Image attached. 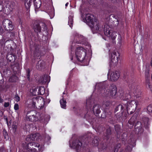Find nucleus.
I'll list each match as a JSON object with an SVG mask.
<instances>
[{"instance_id": "774afa93", "label": "nucleus", "mask_w": 152, "mask_h": 152, "mask_svg": "<svg viewBox=\"0 0 152 152\" xmlns=\"http://www.w3.org/2000/svg\"><path fill=\"white\" fill-rule=\"evenodd\" d=\"M5 120L6 121L7 123L8 124V118H5Z\"/></svg>"}, {"instance_id": "864d4df0", "label": "nucleus", "mask_w": 152, "mask_h": 152, "mask_svg": "<svg viewBox=\"0 0 152 152\" xmlns=\"http://www.w3.org/2000/svg\"><path fill=\"white\" fill-rule=\"evenodd\" d=\"M121 144H118L117 145V146L115 147V149L114 150V152H118V149L117 148L118 146V148H120L121 146Z\"/></svg>"}, {"instance_id": "ea45409f", "label": "nucleus", "mask_w": 152, "mask_h": 152, "mask_svg": "<svg viewBox=\"0 0 152 152\" xmlns=\"http://www.w3.org/2000/svg\"><path fill=\"white\" fill-rule=\"evenodd\" d=\"M147 109L149 114H152V104L149 105L147 107Z\"/></svg>"}, {"instance_id": "58836bf2", "label": "nucleus", "mask_w": 152, "mask_h": 152, "mask_svg": "<svg viewBox=\"0 0 152 152\" xmlns=\"http://www.w3.org/2000/svg\"><path fill=\"white\" fill-rule=\"evenodd\" d=\"M116 33L115 32H112L111 34H110V36L108 37L111 38L113 40L115 39L116 36Z\"/></svg>"}, {"instance_id": "1a4fd4ad", "label": "nucleus", "mask_w": 152, "mask_h": 152, "mask_svg": "<svg viewBox=\"0 0 152 152\" xmlns=\"http://www.w3.org/2000/svg\"><path fill=\"white\" fill-rule=\"evenodd\" d=\"M134 79L132 77H130L127 80V82L129 83L130 88L134 93L136 94L138 88L136 84L134 82Z\"/></svg>"}, {"instance_id": "6e6d98bb", "label": "nucleus", "mask_w": 152, "mask_h": 152, "mask_svg": "<svg viewBox=\"0 0 152 152\" xmlns=\"http://www.w3.org/2000/svg\"><path fill=\"white\" fill-rule=\"evenodd\" d=\"M109 122L111 124H114L115 123V121L113 118L110 119Z\"/></svg>"}, {"instance_id": "f704fd0d", "label": "nucleus", "mask_w": 152, "mask_h": 152, "mask_svg": "<svg viewBox=\"0 0 152 152\" xmlns=\"http://www.w3.org/2000/svg\"><path fill=\"white\" fill-rule=\"evenodd\" d=\"M18 77L15 75L12 76L9 78V81L11 82H15L18 79Z\"/></svg>"}, {"instance_id": "9d476101", "label": "nucleus", "mask_w": 152, "mask_h": 152, "mask_svg": "<svg viewBox=\"0 0 152 152\" xmlns=\"http://www.w3.org/2000/svg\"><path fill=\"white\" fill-rule=\"evenodd\" d=\"M73 42L75 43L78 44L83 43L84 37L83 36L77 33H74L73 35Z\"/></svg>"}, {"instance_id": "69168bd1", "label": "nucleus", "mask_w": 152, "mask_h": 152, "mask_svg": "<svg viewBox=\"0 0 152 152\" xmlns=\"http://www.w3.org/2000/svg\"><path fill=\"white\" fill-rule=\"evenodd\" d=\"M3 102V100L1 99V97L0 96V102L2 103Z\"/></svg>"}, {"instance_id": "5fc2aeb1", "label": "nucleus", "mask_w": 152, "mask_h": 152, "mask_svg": "<svg viewBox=\"0 0 152 152\" xmlns=\"http://www.w3.org/2000/svg\"><path fill=\"white\" fill-rule=\"evenodd\" d=\"M99 0H91L92 4H96L99 3Z\"/></svg>"}, {"instance_id": "39448f33", "label": "nucleus", "mask_w": 152, "mask_h": 152, "mask_svg": "<svg viewBox=\"0 0 152 152\" xmlns=\"http://www.w3.org/2000/svg\"><path fill=\"white\" fill-rule=\"evenodd\" d=\"M27 119L30 121H36L40 118V115L39 112L34 110L28 111L26 113Z\"/></svg>"}, {"instance_id": "bf43d9fd", "label": "nucleus", "mask_w": 152, "mask_h": 152, "mask_svg": "<svg viewBox=\"0 0 152 152\" xmlns=\"http://www.w3.org/2000/svg\"><path fill=\"white\" fill-rule=\"evenodd\" d=\"M15 64H14V65H12V64H11L10 65V67H11V68L12 69H13V70L14 71H16L15 70V68L14 67V66H15Z\"/></svg>"}, {"instance_id": "603ef678", "label": "nucleus", "mask_w": 152, "mask_h": 152, "mask_svg": "<svg viewBox=\"0 0 152 152\" xmlns=\"http://www.w3.org/2000/svg\"><path fill=\"white\" fill-rule=\"evenodd\" d=\"M14 109L15 110H17L19 109V105L17 104H15L14 106Z\"/></svg>"}, {"instance_id": "2f4dec72", "label": "nucleus", "mask_w": 152, "mask_h": 152, "mask_svg": "<svg viewBox=\"0 0 152 152\" xmlns=\"http://www.w3.org/2000/svg\"><path fill=\"white\" fill-rule=\"evenodd\" d=\"M111 134V129L110 128H108L106 130V135L105 137H106V139L107 140H108L109 137Z\"/></svg>"}, {"instance_id": "a18cd8bd", "label": "nucleus", "mask_w": 152, "mask_h": 152, "mask_svg": "<svg viewBox=\"0 0 152 152\" xmlns=\"http://www.w3.org/2000/svg\"><path fill=\"white\" fill-rule=\"evenodd\" d=\"M145 78H149L150 75H149V70L147 69L145 71Z\"/></svg>"}, {"instance_id": "f03ea898", "label": "nucleus", "mask_w": 152, "mask_h": 152, "mask_svg": "<svg viewBox=\"0 0 152 152\" xmlns=\"http://www.w3.org/2000/svg\"><path fill=\"white\" fill-rule=\"evenodd\" d=\"M94 16L90 14L86 15L85 21L86 24L89 26L93 33L102 30L103 27L99 22L94 19Z\"/></svg>"}, {"instance_id": "a211bd4d", "label": "nucleus", "mask_w": 152, "mask_h": 152, "mask_svg": "<svg viewBox=\"0 0 152 152\" xmlns=\"http://www.w3.org/2000/svg\"><path fill=\"white\" fill-rule=\"evenodd\" d=\"M33 29L34 31L38 33L41 32V27L40 26V22H35L33 25Z\"/></svg>"}, {"instance_id": "0e129e2a", "label": "nucleus", "mask_w": 152, "mask_h": 152, "mask_svg": "<svg viewBox=\"0 0 152 152\" xmlns=\"http://www.w3.org/2000/svg\"><path fill=\"white\" fill-rule=\"evenodd\" d=\"M150 65L152 67V57L151 58V59L150 61Z\"/></svg>"}, {"instance_id": "412c9836", "label": "nucleus", "mask_w": 152, "mask_h": 152, "mask_svg": "<svg viewBox=\"0 0 152 152\" xmlns=\"http://www.w3.org/2000/svg\"><path fill=\"white\" fill-rule=\"evenodd\" d=\"M16 57V56L13 53H8L6 56L7 59L10 62H11L13 60V58L14 59V61H15Z\"/></svg>"}, {"instance_id": "a878e982", "label": "nucleus", "mask_w": 152, "mask_h": 152, "mask_svg": "<svg viewBox=\"0 0 152 152\" xmlns=\"http://www.w3.org/2000/svg\"><path fill=\"white\" fill-rule=\"evenodd\" d=\"M45 64L44 62L42 60H39L38 62L36 65V68L39 70L41 69Z\"/></svg>"}, {"instance_id": "c756f323", "label": "nucleus", "mask_w": 152, "mask_h": 152, "mask_svg": "<svg viewBox=\"0 0 152 152\" xmlns=\"http://www.w3.org/2000/svg\"><path fill=\"white\" fill-rule=\"evenodd\" d=\"M60 103L61 104V107L62 108L66 109V100L64 99V98H62L60 100Z\"/></svg>"}, {"instance_id": "c85d7f7f", "label": "nucleus", "mask_w": 152, "mask_h": 152, "mask_svg": "<svg viewBox=\"0 0 152 152\" xmlns=\"http://www.w3.org/2000/svg\"><path fill=\"white\" fill-rule=\"evenodd\" d=\"M68 18V24L70 27H72L73 24V16L70 15L69 16Z\"/></svg>"}, {"instance_id": "cd10ccee", "label": "nucleus", "mask_w": 152, "mask_h": 152, "mask_svg": "<svg viewBox=\"0 0 152 152\" xmlns=\"http://www.w3.org/2000/svg\"><path fill=\"white\" fill-rule=\"evenodd\" d=\"M31 0H25L24 4L26 9H29L31 6Z\"/></svg>"}, {"instance_id": "4468645a", "label": "nucleus", "mask_w": 152, "mask_h": 152, "mask_svg": "<svg viewBox=\"0 0 152 152\" xmlns=\"http://www.w3.org/2000/svg\"><path fill=\"white\" fill-rule=\"evenodd\" d=\"M134 127L136 131L139 134H141L143 132L142 125L141 122L140 121H137L135 123Z\"/></svg>"}, {"instance_id": "09e8293b", "label": "nucleus", "mask_w": 152, "mask_h": 152, "mask_svg": "<svg viewBox=\"0 0 152 152\" xmlns=\"http://www.w3.org/2000/svg\"><path fill=\"white\" fill-rule=\"evenodd\" d=\"M15 100L17 102H18L20 101V97L18 95V94H16L15 95Z\"/></svg>"}, {"instance_id": "20e7f679", "label": "nucleus", "mask_w": 152, "mask_h": 152, "mask_svg": "<svg viewBox=\"0 0 152 152\" xmlns=\"http://www.w3.org/2000/svg\"><path fill=\"white\" fill-rule=\"evenodd\" d=\"M38 137V134H34L28 135L26 138V140L29 142L27 145V149H30L31 146H34L35 147L39 148V150H41V147H40V145L37 143L33 142V141H37Z\"/></svg>"}, {"instance_id": "c9c22d12", "label": "nucleus", "mask_w": 152, "mask_h": 152, "mask_svg": "<svg viewBox=\"0 0 152 152\" xmlns=\"http://www.w3.org/2000/svg\"><path fill=\"white\" fill-rule=\"evenodd\" d=\"M38 99L37 98H34L32 99V108H35L36 105V103L37 102Z\"/></svg>"}, {"instance_id": "72a5a7b5", "label": "nucleus", "mask_w": 152, "mask_h": 152, "mask_svg": "<svg viewBox=\"0 0 152 152\" xmlns=\"http://www.w3.org/2000/svg\"><path fill=\"white\" fill-rule=\"evenodd\" d=\"M31 71L29 68L27 69L26 70V76L28 80L29 81L31 80L30 78Z\"/></svg>"}, {"instance_id": "473e14b6", "label": "nucleus", "mask_w": 152, "mask_h": 152, "mask_svg": "<svg viewBox=\"0 0 152 152\" xmlns=\"http://www.w3.org/2000/svg\"><path fill=\"white\" fill-rule=\"evenodd\" d=\"M45 88L44 87H41L39 88L38 92V95H43L45 93Z\"/></svg>"}, {"instance_id": "6e6552de", "label": "nucleus", "mask_w": 152, "mask_h": 152, "mask_svg": "<svg viewBox=\"0 0 152 152\" xmlns=\"http://www.w3.org/2000/svg\"><path fill=\"white\" fill-rule=\"evenodd\" d=\"M2 25L4 29L7 31H11L14 28L12 22L9 19H4Z\"/></svg>"}, {"instance_id": "a19ab883", "label": "nucleus", "mask_w": 152, "mask_h": 152, "mask_svg": "<svg viewBox=\"0 0 152 152\" xmlns=\"http://www.w3.org/2000/svg\"><path fill=\"white\" fill-rule=\"evenodd\" d=\"M24 152H37V150L35 148H30V149H26V151Z\"/></svg>"}, {"instance_id": "393cba45", "label": "nucleus", "mask_w": 152, "mask_h": 152, "mask_svg": "<svg viewBox=\"0 0 152 152\" xmlns=\"http://www.w3.org/2000/svg\"><path fill=\"white\" fill-rule=\"evenodd\" d=\"M98 151H101L104 149H105L107 147L106 143L104 142H102L100 143L99 145H98Z\"/></svg>"}, {"instance_id": "f3484780", "label": "nucleus", "mask_w": 152, "mask_h": 152, "mask_svg": "<svg viewBox=\"0 0 152 152\" xmlns=\"http://www.w3.org/2000/svg\"><path fill=\"white\" fill-rule=\"evenodd\" d=\"M113 7V4L107 1L104 2L102 4V7L106 10H109Z\"/></svg>"}, {"instance_id": "3c124183", "label": "nucleus", "mask_w": 152, "mask_h": 152, "mask_svg": "<svg viewBox=\"0 0 152 152\" xmlns=\"http://www.w3.org/2000/svg\"><path fill=\"white\" fill-rule=\"evenodd\" d=\"M118 39L119 40L118 43L120 45H121L122 43V40L121 39V37L120 35H119L118 37Z\"/></svg>"}, {"instance_id": "8fccbe9b", "label": "nucleus", "mask_w": 152, "mask_h": 152, "mask_svg": "<svg viewBox=\"0 0 152 152\" xmlns=\"http://www.w3.org/2000/svg\"><path fill=\"white\" fill-rule=\"evenodd\" d=\"M10 31H8L9 34H10V37H14L15 36V34L14 32H10Z\"/></svg>"}, {"instance_id": "e2e57ef3", "label": "nucleus", "mask_w": 152, "mask_h": 152, "mask_svg": "<svg viewBox=\"0 0 152 152\" xmlns=\"http://www.w3.org/2000/svg\"><path fill=\"white\" fill-rule=\"evenodd\" d=\"M149 88L152 91V86L150 85V86H148Z\"/></svg>"}, {"instance_id": "bb28decb", "label": "nucleus", "mask_w": 152, "mask_h": 152, "mask_svg": "<svg viewBox=\"0 0 152 152\" xmlns=\"http://www.w3.org/2000/svg\"><path fill=\"white\" fill-rule=\"evenodd\" d=\"M34 4L35 10L36 9H37L40 7L41 4V1L40 0H34Z\"/></svg>"}, {"instance_id": "4c0bfd02", "label": "nucleus", "mask_w": 152, "mask_h": 152, "mask_svg": "<svg viewBox=\"0 0 152 152\" xmlns=\"http://www.w3.org/2000/svg\"><path fill=\"white\" fill-rule=\"evenodd\" d=\"M91 115H89L88 113V112L85 115V117L88 120H91L92 119V116Z\"/></svg>"}, {"instance_id": "423d86ee", "label": "nucleus", "mask_w": 152, "mask_h": 152, "mask_svg": "<svg viewBox=\"0 0 152 152\" xmlns=\"http://www.w3.org/2000/svg\"><path fill=\"white\" fill-rule=\"evenodd\" d=\"M86 50L82 47H79L77 48L75 55L78 61L81 62H83L86 55Z\"/></svg>"}, {"instance_id": "aec40b11", "label": "nucleus", "mask_w": 152, "mask_h": 152, "mask_svg": "<svg viewBox=\"0 0 152 152\" xmlns=\"http://www.w3.org/2000/svg\"><path fill=\"white\" fill-rule=\"evenodd\" d=\"M137 115L135 114H134L128 121V123L130 125H132V126H133L137 120Z\"/></svg>"}, {"instance_id": "4d7b16f0", "label": "nucleus", "mask_w": 152, "mask_h": 152, "mask_svg": "<svg viewBox=\"0 0 152 152\" xmlns=\"http://www.w3.org/2000/svg\"><path fill=\"white\" fill-rule=\"evenodd\" d=\"M12 128L13 130H15V132L17 128V127L15 124H13L12 126Z\"/></svg>"}, {"instance_id": "052dcab7", "label": "nucleus", "mask_w": 152, "mask_h": 152, "mask_svg": "<svg viewBox=\"0 0 152 152\" xmlns=\"http://www.w3.org/2000/svg\"><path fill=\"white\" fill-rule=\"evenodd\" d=\"M3 8V6L1 4H0V12L2 10Z\"/></svg>"}, {"instance_id": "9b49d317", "label": "nucleus", "mask_w": 152, "mask_h": 152, "mask_svg": "<svg viewBox=\"0 0 152 152\" xmlns=\"http://www.w3.org/2000/svg\"><path fill=\"white\" fill-rule=\"evenodd\" d=\"M119 54L118 53L117 54L115 51H113L112 54L111 61L110 66H115L118 63V59L119 58Z\"/></svg>"}, {"instance_id": "37998d69", "label": "nucleus", "mask_w": 152, "mask_h": 152, "mask_svg": "<svg viewBox=\"0 0 152 152\" xmlns=\"http://www.w3.org/2000/svg\"><path fill=\"white\" fill-rule=\"evenodd\" d=\"M40 26H42V27L44 29V30H46L47 28L45 23L42 22H40Z\"/></svg>"}, {"instance_id": "0eeeda50", "label": "nucleus", "mask_w": 152, "mask_h": 152, "mask_svg": "<svg viewBox=\"0 0 152 152\" xmlns=\"http://www.w3.org/2000/svg\"><path fill=\"white\" fill-rule=\"evenodd\" d=\"M124 104L126 106V110L127 115L129 114H132L134 113L136 107V104L135 101L131 100L128 103L127 102Z\"/></svg>"}, {"instance_id": "e433bc0d", "label": "nucleus", "mask_w": 152, "mask_h": 152, "mask_svg": "<svg viewBox=\"0 0 152 152\" xmlns=\"http://www.w3.org/2000/svg\"><path fill=\"white\" fill-rule=\"evenodd\" d=\"M3 134L5 139L6 140L9 139V137L7 132L5 129H4L3 130Z\"/></svg>"}, {"instance_id": "4be33fe9", "label": "nucleus", "mask_w": 152, "mask_h": 152, "mask_svg": "<svg viewBox=\"0 0 152 152\" xmlns=\"http://www.w3.org/2000/svg\"><path fill=\"white\" fill-rule=\"evenodd\" d=\"M109 28V26L107 25H105L104 26V34L107 37H109L110 36V34L111 33Z\"/></svg>"}, {"instance_id": "dca6fc26", "label": "nucleus", "mask_w": 152, "mask_h": 152, "mask_svg": "<svg viewBox=\"0 0 152 152\" xmlns=\"http://www.w3.org/2000/svg\"><path fill=\"white\" fill-rule=\"evenodd\" d=\"M119 72L115 71L113 72L110 75V80L112 81H116L119 78Z\"/></svg>"}, {"instance_id": "ddd939ff", "label": "nucleus", "mask_w": 152, "mask_h": 152, "mask_svg": "<svg viewBox=\"0 0 152 152\" xmlns=\"http://www.w3.org/2000/svg\"><path fill=\"white\" fill-rule=\"evenodd\" d=\"M34 56L35 58H38L41 55V52L39 50V46L38 45H34L33 48Z\"/></svg>"}, {"instance_id": "2eb2a0df", "label": "nucleus", "mask_w": 152, "mask_h": 152, "mask_svg": "<svg viewBox=\"0 0 152 152\" xmlns=\"http://www.w3.org/2000/svg\"><path fill=\"white\" fill-rule=\"evenodd\" d=\"M100 106L99 104H95L93 106L92 110L94 115L96 116H99L101 113Z\"/></svg>"}, {"instance_id": "79ce46f5", "label": "nucleus", "mask_w": 152, "mask_h": 152, "mask_svg": "<svg viewBox=\"0 0 152 152\" xmlns=\"http://www.w3.org/2000/svg\"><path fill=\"white\" fill-rule=\"evenodd\" d=\"M37 88H35L34 89H32V95H33L36 96L38 95V93L37 90Z\"/></svg>"}, {"instance_id": "7ed1b4c3", "label": "nucleus", "mask_w": 152, "mask_h": 152, "mask_svg": "<svg viewBox=\"0 0 152 152\" xmlns=\"http://www.w3.org/2000/svg\"><path fill=\"white\" fill-rule=\"evenodd\" d=\"M126 106L124 104L122 103L118 105L115 109V113L117 120L118 122L123 120L127 117V114H124V112L126 110Z\"/></svg>"}, {"instance_id": "b1692460", "label": "nucleus", "mask_w": 152, "mask_h": 152, "mask_svg": "<svg viewBox=\"0 0 152 152\" xmlns=\"http://www.w3.org/2000/svg\"><path fill=\"white\" fill-rule=\"evenodd\" d=\"M114 128L118 137V136H119L122 132V130L121 129V126L118 124H116L114 126Z\"/></svg>"}, {"instance_id": "6ab92c4d", "label": "nucleus", "mask_w": 152, "mask_h": 152, "mask_svg": "<svg viewBox=\"0 0 152 152\" xmlns=\"http://www.w3.org/2000/svg\"><path fill=\"white\" fill-rule=\"evenodd\" d=\"M100 140L98 137L95 136L94 137L92 142V145L94 146H98Z\"/></svg>"}, {"instance_id": "338daca9", "label": "nucleus", "mask_w": 152, "mask_h": 152, "mask_svg": "<svg viewBox=\"0 0 152 152\" xmlns=\"http://www.w3.org/2000/svg\"><path fill=\"white\" fill-rule=\"evenodd\" d=\"M106 46H107V48L110 47V44L109 43L107 44H106Z\"/></svg>"}, {"instance_id": "c03bdc74", "label": "nucleus", "mask_w": 152, "mask_h": 152, "mask_svg": "<svg viewBox=\"0 0 152 152\" xmlns=\"http://www.w3.org/2000/svg\"><path fill=\"white\" fill-rule=\"evenodd\" d=\"M99 118H104L106 117V113L105 111L103 112V113L101 114V116L99 115V116H97Z\"/></svg>"}, {"instance_id": "f8f14e48", "label": "nucleus", "mask_w": 152, "mask_h": 152, "mask_svg": "<svg viewBox=\"0 0 152 152\" xmlns=\"http://www.w3.org/2000/svg\"><path fill=\"white\" fill-rule=\"evenodd\" d=\"M72 145L73 148L76 149L77 152H79L83 146L82 142L78 140H74L72 142Z\"/></svg>"}, {"instance_id": "13d9d810", "label": "nucleus", "mask_w": 152, "mask_h": 152, "mask_svg": "<svg viewBox=\"0 0 152 152\" xmlns=\"http://www.w3.org/2000/svg\"><path fill=\"white\" fill-rule=\"evenodd\" d=\"M9 103L8 102H5L4 104V106L6 107H8L9 106Z\"/></svg>"}, {"instance_id": "49530a36", "label": "nucleus", "mask_w": 152, "mask_h": 152, "mask_svg": "<svg viewBox=\"0 0 152 152\" xmlns=\"http://www.w3.org/2000/svg\"><path fill=\"white\" fill-rule=\"evenodd\" d=\"M0 152H7V150L4 147H0Z\"/></svg>"}, {"instance_id": "7c9ffc66", "label": "nucleus", "mask_w": 152, "mask_h": 152, "mask_svg": "<svg viewBox=\"0 0 152 152\" xmlns=\"http://www.w3.org/2000/svg\"><path fill=\"white\" fill-rule=\"evenodd\" d=\"M111 104V102L110 101L107 100L105 101L104 102V106L105 107L106 109H108L109 107V106Z\"/></svg>"}, {"instance_id": "de8ad7c7", "label": "nucleus", "mask_w": 152, "mask_h": 152, "mask_svg": "<svg viewBox=\"0 0 152 152\" xmlns=\"http://www.w3.org/2000/svg\"><path fill=\"white\" fill-rule=\"evenodd\" d=\"M146 83V85H148V86H150V83L149 78H145Z\"/></svg>"}, {"instance_id": "f257e3e1", "label": "nucleus", "mask_w": 152, "mask_h": 152, "mask_svg": "<svg viewBox=\"0 0 152 152\" xmlns=\"http://www.w3.org/2000/svg\"><path fill=\"white\" fill-rule=\"evenodd\" d=\"M107 81L101 82L96 85V87L99 91L103 96L111 98L115 95L117 93L116 86L113 84L110 85Z\"/></svg>"}, {"instance_id": "5701e85b", "label": "nucleus", "mask_w": 152, "mask_h": 152, "mask_svg": "<svg viewBox=\"0 0 152 152\" xmlns=\"http://www.w3.org/2000/svg\"><path fill=\"white\" fill-rule=\"evenodd\" d=\"M93 103L94 102H93L91 98H89L87 99L86 102V106L87 108L88 109L91 108L92 106V105Z\"/></svg>"}, {"instance_id": "680f3d73", "label": "nucleus", "mask_w": 152, "mask_h": 152, "mask_svg": "<svg viewBox=\"0 0 152 152\" xmlns=\"http://www.w3.org/2000/svg\"><path fill=\"white\" fill-rule=\"evenodd\" d=\"M3 89V87L2 85L0 84V91H1Z\"/></svg>"}]
</instances>
